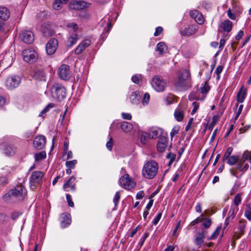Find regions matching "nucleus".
<instances>
[{"instance_id":"18","label":"nucleus","mask_w":251,"mask_h":251,"mask_svg":"<svg viewBox=\"0 0 251 251\" xmlns=\"http://www.w3.org/2000/svg\"><path fill=\"white\" fill-rule=\"evenodd\" d=\"M246 221L245 220L242 219L239 221L238 225V229L239 230V233L235 232L234 235L237 239L240 238V237L244 234V229L246 227Z\"/></svg>"},{"instance_id":"20","label":"nucleus","mask_w":251,"mask_h":251,"mask_svg":"<svg viewBox=\"0 0 251 251\" xmlns=\"http://www.w3.org/2000/svg\"><path fill=\"white\" fill-rule=\"evenodd\" d=\"M117 127H120L125 132H130L132 128V125L127 122H122L117 124Z\"/></svg>"},{"instance_id":"57","label":"nucleus","mask_w":251,"mask_h":251,"mask_svg":"<svg viewBox=\"0 0 251 251\" xmlns=\"http://www.w3.org/2000/svg\"><path fill=\"white\" fill-rule=\"evenodd\" d=\"M227 15L230 19L233 20H235L236 16H235V14L232 13L231 12V10L230 9H229L227 10Z\"/></svg>"},{"instance_id":"24","label":"nucleus","mask_w":251,"mask_h":251,"mask_svg":"<svg viewBox=\"0 0 251 251\" xmlns=\"http://www.w3.org/2000/svg\"><path fill=\"white\" fill-rule=\"evenodd\" d=\"M62 218L63 220L61 222V226L63 228H65L71 224V220L69 218V214L68 215L66 213L62 215Z\"/></svg>"},{"instance_id":"64","label":"nucleus","mask_w":251,"mask_h":251,"mask_svg":"<svg viewBox=\"0 0 251 251\" xmlns=\"http://www.w3.org/2000/svg\"><path fill=\"white\" fill-rule=\"evenodd\" d=\"M245 215L248 220H251V211L246 210Z\"/></svg>"},{"instance_id":"47","label":"nucleus","mask_w":251,"mask_h":251,"mask_svg":"<svg viewBox=\"0 0 251 251\" xmlns=\"http://www.w3.org/2000/svg\"><path fill=\"white\" fill-rule=\"evenodd\" d=\"M120 199V195L119 192H117L113 199V202L115 203V206H117L118 201Z\"/></svg>"},{"instance_id":"52","label":"nucleus","mask_w":251,"mask_h":251,"mask_svg":"<svg viewBox=\"0 0 251 251\" xmlns=\"http://www.w3.org/2000/svg\"><path fill=\"white\" fill-rule=\"evenodd\" d=\"M163 28L161 26L157 27L154 33V36H157L159 35L163 31Z\"/></svg>"},{"instance_id":"12","label":"nucleus","mask_w":251,"mask_h":251,"mask_svg":"<svg viewBox=\"0 0 251 251\" xmlns=\"http://www.w3.org/2000/svg\"><path fill=\"white\" fill-rule=\"evenodd\" d=\"M59 77L63 80H68L71 77L70 67L66 64L61 65L59 69Z\"/></svg>"},{"instance_id":"3","label":"nucleus","mask_w":251,"mask_h":251,"mask_svg":"<svg viewBox=\"0 0 251 251\" xmlns=\"http://www.w3.org/2000/svg\"><path fill=\"white\" fill-rule=\"evenodd\" d=\"M52 97L58 101L63 100L66 97V90L61 84L55 83L51 88Z\"/></svg>"},{"instance_id":"39","label":"nucleus","mask_w":251,"mask_h":251,"mask_svg":"<svg viewBox=\"0 0 251 251\" xmlns=\"http://www.w3.org/2000/svg\"><path fill=\"white\" fill-rule=\"evenodd\" d=\"M241 202V198L240 194H237L234 197V206H237Z\"/></svg>"},{"instance_id":"42","label":"nucleus","mask_w":251,"mask_h":251,"mask_svg":"<svg viewBox=\"0 0 251 251\" xmlns=\"http://www.w3.org/2000/svg\"><path fill=\"white\" fill-rule=\"evenodd\" d=\"M195 21L199 25H201L204 22V19L202 15L199 13L196 18L195 19Z\"/></svg>"},{"instance_id":"55","label":"nucleus","mask_w":251,"mask_h":251,"mask_svg":"<svg viewBox=\"0 0 251 251\" xmlns=\"http://www.w3.org/2000/svg\"><path fill=\"white\" fill-rule=\"evenodd\" d=\"M199 13V11L196 10L191 11L189 13L190 16L194 19L197 18Z\"/></svg>"},{"instance_id":"33","label":"nucleus","mask_w":251,"mask_h":251,"mask_svg":"<svg viewBox=\"0 0 251 251\" xmlns=\"http://www.w3.org/2000/svg\"><path fill=\"white\" fill-rule=\"evenodd\" d=\"M219 115H214L212 117V122L210 124L209 126H208V129L209 130H212L213 128L214 127V126L217 122V121L219 120Z\"/></svg>"},{"instance_id":"46","label":"nucleus","mask_w":251,"mask_h":251,"mask_svg":"<svg viewBox=\"0 0 251 251\" xmlns=\"http://www.w3.org/2000/svg\"><path fill=\"white\" fill-rule=\"evenodd\" d=\"M166 157L168 159L170 158V163H173L176 159V155L172 152H169L167 154Z\"/></svg>"},{"instance_id":"23","label":"nucleus","mask_w":251,"mask_h":251,"mask_svg":"<svg viewBox=\"0 0 251 251\" xmlns=\"http://www.w3.org/2000/svg\"><path fill=\"white\" fill-rule=\"evenodd\" d=\"M246 94L247 89L246 88H244L243 86H242L237 95V101L239 102H243L246 97Z\"/></svg>"},{"instance_id":"30","label":"nucleus","mask_w":251,"mask_h":251,"mask_svg":"<svg viewBox=\"0 0 251 251\" xmlns=\"http://www.w3.org/2000/svg\"><path fill=\"white\" fill-rule=\"evenodd\" d=\"M75 180V177L74 176H71L69 179L66 181L63 185V188L64 189H65L67 188H69L74 183V181Z\"/></svg>"},{"instance_id":"49","label":"nucleus","mask_w":251,"mask_h":251,"mask_svg":"<svg viewBox=\"0 0 251 251\" xmlns=\"http://www.w3.org/2000/svg\"><path fill=\"white\" fill-rule=\"evenodd\" d=\"M243 157H245V159H248L250 160L251 163V151H246L243 153Z\"/></svg>"},{"instance_id":"6","label":"nucleus","mask_w":251,"mask_h":251,"mask_svg":"<svg viewBox=\"0 0 251 251\" xmlns=\"http://www.w3.org/2000/svg\"><path fill=\"white\" fill-rule=\"evenodd\" d=\"M119 183L121 186L127 190L131 189L135 185V183L129 177L128 174L122 176L119 180Z\"/></svg>"},{"instance_id":"50","label":"nucleus","mask_w":251,"mask_h":251,"mask_svg":"<svg viewBox=\"0 0 251 251\" xmlns=\"http://www.w3.org/2000/svg\"><path fill=\"white\" fill-rule=\"evenodd\" d=\"M192 104H193V106H194V108L191 112V114L193 115V114H195L196 112V111H197V110L198 109L199 105V103L196 101L193 102Z\"/></svg>"},{"instance_id":"26","label":"nucleus","mask_w":251,"mask_h":251,"mask_svg":"<svg viewBox=\"0 0 251 251\" xmlns=\"http://www.w3.org/2000/svg\"><path fill=\"white\" fill-rule=\"evenodd\" d=\"M174 116L178 122L182 121L184 118V112L180 109H176L174 113Z\"/></svg>"},{"instance_id":"56","label":"nucleus","mask_w":251,"mask_h":251,"mask_svg":"<svg viewBox=\"0 0 251 251\" xmlns=\"http://www.w3.org/2000/svg\"><path fill=\"white\" fill-rule=\"evenodd\" d=\"M243 108V105L241 104L239 106L238 111L236 113V115L234 118L235 121H236L239 117V115H240V114L242 111Z\"/></svg>"},{"instance_id":"54","label":"nucleus","mask_w":251,"mask_h":251,"mask_svg":"<svg viewBox=\"0 0 251 251\" xmlns=\"http://www.w3.org/2000/svg\"><path fill=\"white\" fill-rule=\"evenodd\" d=\"M150 96L149 94L146 93L144 94V99L143 100V104H147L150 100Z\"/></svg>"},{"instance_id":"5","label":"nucleus","mask_w":251,"mask_h":251,"mask_svg":"<svg viewBox=\"0 0 251 251\" xmlns=\"http://www.w3.org/2000/svg\"><path fill=\"white\" fill-rule=\"evenodd\" d=\"M26 193V190L23 185H17L14 189L10 190L8 194H5L4 198L6 199L7 197H10L11 196L23 197L24 194Z\"/></svg>"},{"instance_id":"21","label":"nucleus","mask_w":251,"mask_h":251,"mask_svg":"<svg viewBox=\"0 0 251 251\" xmlns=\"http://www.w3.org/2000/svg\"><path fill=\"white\" fill-rule=\"evenodd\" d=\"M224 31L228 33L232 28V23L229 20H225L220 26Z\"/></svg>"},{"instance_id":"60","label":"nucleus","mask_w":251,"mask_h":251,"mask_svg":"<svg viewBox=\"0 0 251 251\" xmlns=\"http://www.w3.org/2000/svg\"><path fill=\"white\" fill-rule=\"evenodd\" d=\"M7 216L4 213H0V222H4L7 221Z\"/></svg>"},{"instance_id":"7","label":"nucleus","mask_w":251,"mask_h":251,"mask_svg":"<svg viewBox=\"0 0 251 251\" xmlns=\"http://www.w3.org/2000/svg\"><path fill=\"white\" fill-rule=\"evenodd\" d=\"M23 55L24 60L30 64L35 62L37 59V54L34 50H25Z\"/></svg>"},{"instance_id":"44","label":"nucleus","mask_w":251,"mask_h":251,"mask_svg":"<svg viewBox=\"0 0 251 251\" xmlns=\"http://www.w3.org/2000/svg\"><path fill=\"white\" fill-rule=\"evenodd\" d=\"M114 145V141L112 137H110L108 142L106 143V147L109 150L111 151Z\"/></svg>"},{"instance_id":"10","label":"nucleus","mask_w":251,"mask_h":251,"mask_svg":"<svg viewBox=\"0 0 251 251\" xmlns=\"http://www.w3.org/2000/svg\"><path fill=\"white\" fill-rule=\"evenodd\" d=\"M90 4L85 1L72 0L69 3V7L73 10H82L89 7Z\"/></svg>"},{"instance_id":"31","label":"nucleus","mask_w":251,"mask_h":251,"mask_svg":"<svg viewBox=\"0 0 251 251\" xmlns=\"http://www.w3.org/2000/svg\"><path fill=\"white\" fill-rule=\"evenodd\" d=\"M34 157L36 161L45 159L46 157V151H42L39 153H36L34 155Z\"/></svg>"},{"instance_id":"19","label":"nucleus","mask_w":251,"mask_h":251,"mask_svg":"<svg viewBox=\"0 0 251 251\" xmlns=\"http://www.w3.org/2000/svg\"><path fill=\"white\" fill-rule=\"evenodd\" d=\"M197 31V27L193 25H190L188 27L185 28L184 30L180 31L181 35L184 36H190L195 34Z\"/></svg>"},{"instance_id":"63","label":"nucleus","mask_w":251,"mask_h":251,"mask_svg":"<svg viewBox=\"0 0 251 251\" xmlns=\"http://www.w3.org/2000/svg\"><path fill=\"white\" fill-rule=\"evenodd\" d=\"M223 68L224 67L222 65L218 66L215 70V73L216 75H220L223 71Z\"/></svg>"},{"instance_id":"53","label":"nucleus","mask_w":251,"mask_h":251,"mask_svg":"<svg viewBox=\"0 0 251 251\" xmlns=\"http://www.w3.org/2000/svg\"><path fill=\"white\" fill-rule=\"evenodd\" d=\"M162 216V213H159L156 216V217L154 218V219L153 221V224L155 225H157L158 223L159 222L160 219H161Z\"/></svg>"},{"instance_id":"62","label":"nucleus","mask_w":251,"mask_h":251,"mask_svg":"<svg viewBox=\"0 0 251 251\" xmlns=\"http://www.w3.org/2000/svg\"><path fill=\"white\" fill-rule=\"evenodd\" d=\"M54 106V104L52 103H49L43 110L46 113L51 108H53Z\"/></svg>"},{"instance_id":"17","label":"nucleus","mask_w":251,"mask_h":251,"mask_svg":"<svg viewBox=\"0 0 251 251\" xmlns=\"http://www.w3.org/2000/svg\"><path fill=\"white\" fill-rule=\"evenodd\" d=\"M90 44L91 41L90 40L87 39L83 41L75 50V54H80Z\"/></svg>"},{"instance_id":"41","label":"nucleus","mask_w":251,"mask_h":251,"mask_svg":"<svg viewBox=\"0 0 251 251\" xmlns=\"http://www.w3.org/2000/svg\"><path fill=\"white\" fill-rule=\"evenodd\" d=\"M203 216H204V215L203 214H202L200 217H198L195 220L193 221L191 223L190 225L191 226H195L196 224H197L200 222H202L203 220Z\"/></svg>"},{"instance_id":"29","label":"nucleus","mask_w":251,"mask_h":251,"mask_svg":"<svg viewBox=\"0 0 251 251\" xmlns=\"http://www.w3.org/2000/svg\"><path fill=\"white\" fill-rule=\"evenodd\" d=\"M239 160V157L237 155H232L227 159V163L230 165H235Z\"/></svg>"},{"instance_id":"25","label":"nucleus","mask_w":251,"mask_h":251,"mask_svg":"<svg viewBox=\"0 0 251 251\" xmlns=\"http://www.w3.org/2000/svg\"><path fill=\"white\" fill-rule=\"evenodd\" d=\"M130 99L133 104H138L140 100V96L139 93L137 92H133L130 96Z\"/></svg>"},{"instance_id":"1","label":"nucleus","mask_w":251,"mask_h":251,"mask_svg":"<svg viewBox=\"0 0 251 251\" xmlns=\"http://www.w3.org/2000/svg\"><path fill=\"white\" fill-rule=\"evenodd\" d=\"M190 73L189 71L184 70L174 81V85L176 89L182 90L185 87L190 86Z\"/></svg>"},{"instance_id":"61","label":"nucleus","mask_w":251,"mask_h":251,"mask_svg":"<svg viewBox=\"0 0 251 251\" xmlns=\"http://www.w3.org/2000/svg\"><path fill=\"white\" fill-rule=\"evenodd\" d=\"M11 148L10 147L6 146L5 147L4 152L7 155H9L11 153Z\"/></svg>"},{"instance_id":"11","label":"nucleus","mask_w":251,"mask_h":251,"mask_svg":"<svg viewBox=\"0 0 251 251\" xmlns=\"http://www.w3.org/2000/svg\"><path fill=\"white\" fill-rule=\"evenodd\" d=\"M58 44V40L56 39H50L46 45L47 53L49 55L54 54L57 50Z\"/></svg>"},{"instance_id":"32","label":"nucleus","mask_w":251,"mask_h":251,"mask_svg":"<svg viewBox=\"0 0 251 251\" xmlns=\"http://www.w3.org/2000/svg\"><path fill=\"white\" fill-rule=\"evenodd\" d=\"M77 38V35L75 34V37H70L67 40V46L68 47H71L76 42Z\"/></svg>"},{"instance_id":"9","label":"nucleus","mask_w":251,"mask_h":251,"mask_svg":"<svg viewBox=\"0 0 251 251\" xmlns=\"http://www.w3.org/2000/svg\"><path fill=\"white\" fill-rule=\"evenodd\" d=\"M46 143L45 136L40 135L36 136L33 141L34 148L37 150H41L44 149Z\"/></svg>"},{"instance_id":"45","label":"nucleus","mask_w":251,"mask_h":251,"mask_svg":"<svg viewBox=\"0 0 251 251\" xmlns=\"http://www.w3.org/2000/svg\"><path fill=\"white\" fill-rule=\"evenodd\" d=\"M62 4L63 3L62 2H59V1H56V0H55L52 6L54 9L58 10L62 7Z\"/></svg>"},{"instance_id":"8","label":"nucleus","mask_w":251,"mask_h":251,"mask_svg":"<svg viewBox=\"0 0 251 251\" xmlns=\"http://www.w3.org/2000/svg\"><path fill=\"white\" fill-rule=\"evenodd\" d=\"M21 82V78L18 75L8 77L6 80V86L10 89L17 88Z\"/></svg>"},{"instance_id":"14","label":"nucleus","mask_w":251,"mask_h":251,"mask_svg":"<svg viewBox=\"0 0 251 251\" xmlns=\"http://www.w3.org/2000/svg\"><path fill=\"white\" fill-rule=\"evenodd\" d=\"M41 31L43 35L47 38L53 36L55 33V31L48 23H45L42 25L41 27Z\"/></svg>"},{"instance_id":"40","label":"nucleus","mask_w":251,"mask_h":251,"mask_svg":"<svg viewBox=\"0 0 251 251\" xmlns=\"http://www.w3.org/2000/svg\"><path fill=\"white\" fill-rule=\"evenodd\" d=\"M210 90V86L207 82H205L204 86L201 88V92L202 94L207 93Z\"/></svg>"},{"instance_id":"36","label":"nucleus","mask_w":251,"mask_h":251,"mask_svg":"<svg viewBox=\"0 0 251 251\" xmlns=\"http://www.w3.org/2000/svg\"><path fill=\"white\" fill-rule=\"evenodd\" d=\"M221 229V226H219L217 227L216 230L213 233L212 235L208 237V240H213L216 239L219 234L220 231Z\"/></svg>"},{"instance_id":"13","label":"nucleus","mask_w":251,"mask_h":251,"mask_svg":"<svg viewBox=\"0 0 251 251\" xmlns=\"http://www.w3.org/2000/svg\"><path fill=\"white\" fill-rule=\"evenodd\" d=\"M21 40L27 44H31L34 41V34L30 30L22 31L20 34Z\"/></svg>"},{"instance_id":"27","label":"nucleus","mask_w":251,"mask_h":251,"mask_svg":"<svg viewBox=\"0 0 251 251\" xmlns=\"http://www.w3.org/2000/svg\"><path fill=\"white\" fill-rule=\"evenodd\" d=\"M167 46L164 43L159 42L157 45L156 50L159 51L160 54H162L164 52L165 50H167Z\"/></svg>"},{"instance_id":"35","label":"nucleus","mask_w":251,"mask_h":251,"mask_svg":"<svg viewBox=\"0 0 251 251\" xmlns=\"http://www.w3.org/2000/svg\"><path fill=\"white\" fill-rule=\"evenodd\" d=\"M203 223L202 225L205 228H208L212 224L211 219L209 218H204L203 217Z\"/></svg>"},{"instance_id":"37","label":"nucleus","mask_w":251,"mask_h":251,"mask_svg":"<svg viewBox=\"0 0 251 251\" xmlns=\"http://www.w3.org/2000/svg\"><path fill=\"white\" fill-rule=\"evenodd\" d=\"M204 235L203 233H199L198 235L196 237L195 242L198 245H200L203 242Z\"/></svg>"},{"instance_id":"34","label":"nucleus","mask_w":251,"mask_h":251,"mask_svg":"<svg viewBox=\"0 0 251 251\" xmlns=\"http://www.w3.org/2000/svg\"><path fill=\"white\" fill-rule=\"evenodd\" d=\"M233 151V148L232 147H228L223 157V161L224 162L226 160H227L229 157H230V155Z\"/></svg>"},{"instance_id":"4","label":"nucleus","mask_w":251,"mask_h":251,"mask_svg":"<svg viewBox=\"0 0 251 251\" xmlns=\"http://www.w3.org/2000/svg\"><path fill=\"white\" fill-rule=\"evenodd\" d=\"M151 85L156 91L162 92L165 89L166 83L160 76L156 75L152 79Z\"/></svg>"},{"instance_id":"48","label":"nucleus","mask_w":251,"mask_h":251,"mask_svg":"<svg viewBox=\"0 0 251 251\" xmlns=\"http://www.w3.org/2000/svg\"><path fill=\"white\" fill-rule=\"evenodd\" d=\"M66 199H67V201H68V205L70 206V207H74V202H73L72 200V199H71V196L70 194H67L66 195Z\"/></svg>"},{"instance_id":"15","label":"nucleus","mask_w":251,"mask_h":251,"mask_svg":"<svg viewBox=\"0 0 251 251\" xmlns=\"http://www.w3.org/2000/svg\"><path fill=\"white\" fill-rule=\"evenodd\" d=\"M167 138L165 136H162L159 137L157 144V151L160 152H163L165 151L167 146Z\"/></svg>"},{"instance_id":"59","label":"nucleus","mask_w":251,"mask_h":251,"mask_svg":"<svg viewBox=\"0 0 251 251\" xmlns=\"http://www.w3.org/2000/svg\"><path fill=\"white\" fill-rule=\"evenodd\" d=\"M79 17L81 18L88 19L89 18V15L84 12H81L79 14Z\"/></svg>"},{"instance_id":"22","label":"nucleus","mask_w":251,"mask_h":251,"mask_svg":"<svg viewBox=\"0 0 251 251\" xmlns=\"http://www.w3.org/2000/svg\"><path fill=\"white\" fill-rule=\"evenodd\" d=\"M10 15V11L6 7H0V18L3 21L8 19Z\"/></svg>"},{"instance_id":"58","label":"nucleus","mask_w":251,"mask_h":251,"mask_svg":"<svg viewBox=\"0 0 251 251\" xmlns=\"http://www.w3.org/2000/svg\"><path fill=\"white\" fill-rule=\"evenodd\" d=\"M67 26L68 27H73L74 31H75L77 30V28H78V26H77V25L75 23H70V24H68L67 25Z\"/></svg>"},{"instance_id":"28","label":"nucleus","mask_w":251,"mask_h":251,"mask_svg":"<svg viewBox=\"0 0 251 251\" xmlns=\"http://www.w3.org/2000/svg\"><path fill=\"white\" fill-rule=\"evenodd\" d=\"M238 210V208L237 207L232 205L228 212L227 218L231 219V220L233 219L236 213L235 211H237Z\"/></svg>"},{"instance_id":"51","label":"nucleus","mask_w":251,"mask_h":251,"mask_svg":"<svg viewBox=\"0 0 251 251\" xmlns=\"http://www.w3.org/2000/svg\"><path fill=\"white\" fill-rule=\"evenodd\" d=\"M21 214H22V213H20L19 212H17V211H15L12 213V214L11 215V218L13 220H15Z\"/></svg>"},{"instance_id":"2","label":"nucleus","mask_w":251,"mask_h":251,"mask_svg":"<svg viewBox=\"0 0 251 251\" xmlns=\"http://www.w3.org/2000/svg\"><path fill=\"white\" fill-rule=\"evenodd\" d=\"M158 168V164L155 161L148 162L144 166L142 171L143 176L148 179L153 178L157 174Z\"/></svg>"},{"instance_id":"38","label":"nucleus","mask_w":251,"mask_h":251,"mask_svg":"<svg viewBox=\"0 0 251 251\" xmlns=\"http://www.w3.org/2000/svg\"><path fill=\"white\" fill-rule=\"evenodd\" d=\"M77 163L76 160L67 161L65 163L66 167L69 169H74Z\"/></svg>"},{"instance_id":"16","label":"nucleus","mask_w":251,"mask_h":251,"mask_svg":"<svg viewBox=\"0 0 251 251\" xmlns=\"http://www.w3.org/2000/svg\"><path fill=\"white\" fill-rule=\"evenodd\" d=\"M44 176V173L41 171L33 172L30 178V182H33L35 183L41 184L42 181V177Z\"/></svg>"},{"instance_id":"43","label":"nucleus","mask_w":251,"mask_h":251,"mask_svg":"<svg viewBox=\"0 0 251 251\" xmlns=\"http://www.w3.org/2000/svg\"><path fill=\"white\" fill-rule=\"evenodd\" d=\"M179 130V126H175L172 130V131L170 133V136L171 138V140H173L174 136L178 133Z\"/></svg>"}]
</instances>
